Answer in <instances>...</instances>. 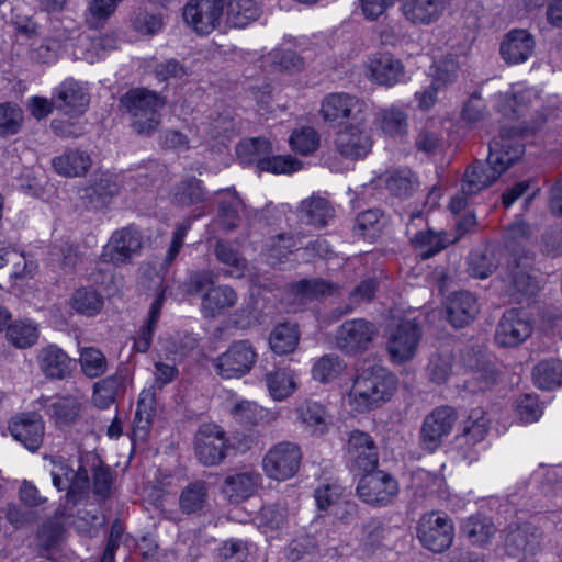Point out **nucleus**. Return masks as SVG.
I'll list each match as a JSON object with an SVG mask.
<instances>
[{"instance_id": "f257e3e1", "label": "nucleus", "mask_w": 562, "mask_h": 562, "mask_svg": "<svg viewBox=\"0 0 562 562\" xmlns=\"http://www.w3.org/2000/svg\"><path fill=\"white\" fill-rule=\"evenodd\" d=\"M488 148L487 159L473 162L464 172L462 179L464 194H476L493 184L524 154V144L517 133L512 134L504 130L490 143Z\"/></svg>"}, {"instance_id": "f03ea898", "label": "nucleus", "mask_w": 562, "mask_h": 562, "mask_svg": "<svg viewBox=\"0 0 562 562\" xmlns=\"http://www.w3.org/2000/svg\"><path fill=\"white\" fill-rule=\"evenodd\" d=\"M397 387L396 376L382 367H371L360 372L350 389L349 404L359 412L374 409L391 400Z\"/></svg>"}, {"instance_id": "7ed1b4c3", "label": "nucleus", "mask_w": 562, "mask_h": 562, "mask_svg": "<svg viewBox=\"0 0 562 562\" xmlns=\"http://www.w3.org/2000/svg\"><path fill=\"white\" fill-rule=\"evenodd\" d=\"M165 97L146 88L130 89L120 98V108L132 117V126L138 134L149 135L160 124L159 111Z\"/></svg>"}, {"instance_id": "20e7f679", "label": "nucleus", "mask_w": 562, "mask_h": 562, "mask_svg": "<svg viewBox=\"0 0 562 562\" xmlns=\"http://www.w3.org/2000/svg\"><path fill=\"white\" fill-rule=\"evenodd\" d=\"M458 419L457 411L448 405L434 408L422 423L419 430V446L429 453L438 450L443 440L450 436Z\"/></svg>"}, {"instance_id": "39448f33", "label": "nucleus", "mask_w": 562, "mask_h": 562, "mask_svg": "<svg viewBox=\"0 0 562 562\" xmlns=\"http://www.w3.org/2000/svg\"><path fill=\"white\" fill-rule=\"evenodd\" d=\"M417 538L425 549L441 553L449 549L453 542V522L446 514L426 513L418 521Z\"/></svg>"}, {"instance_id": "423d86ee", "label": "nucleus", "mask_w": 562, "mask_h": 562, "mask_svg": "<svg viewBox=\"0 0 562 562\" xmlns=\"http://www.w3.org/2000/svg\"><path fill=\"white\" fill-rule=\"evenodd\" d=\"M301 460L300 447L290 441H282L267 451L262 459V469L268 477L285 481L296 474Z\"/></svg>"}, {"instance_id": "0eeeda50", "label": "nucleus", "mask_w": 562, "mask_h": 562, "mask_svg": "<svg viewBox=\"0 0 562 562\" xmlns=\"http://www.w3.org/2000/svg\"><path fill=\"white\" fill-rule=\"evenodd\" d=\"M257 361V352L248 340H237L213 360V367L223 379L240 378L247 374Z\"/></svg>"}, {"instance_id": "6e6552de", "label": "nucleus", "mask_w": 562, "mask_h": 562, "mask_svg": "<svg viewBox=\"0 0 562 562\" xmlns=\"http://www.w3.org/2000/svg\"><path fill=\"white\" fill-rule=\"evenodd\" d=\"M533 261L532 252L516 254L507 260V293L517 302L521 295H533L539 290V282L532 274Z\"/></svg>"}, {"instance_id": "1a4fd4ad", "label": "nucleus", "mask_w": 562, "mask_h": 562, "mask_svg": "<svg viewBox=\"0 0 562 562\" xmlns=\"http://www.w3.org/2000/svg\"><path fill=\"white\" fill-rule=\"evenodd\" d=\"M378 335L375 325L364 318L345 321L337 329L335 344L346 355L366 351Z\"/></svg>"}, {"instance_id": "9d476101", "label": "nucleus", "mask_w": 562, "mask_h": 562, "mask_svg": "<svg viewBox=\"0 0 562 562\" xmlns=\"http://www.w3.org/2000/svg\"><path fill=\"white\" fill-rule=\"evenodd\" d=\"M228 438L226 432L216 424H203L194 437V450L199 461L204 465H216L227 454Z\"/></svg>"}, {"instance_id": "9b49d317", "label": "nucleus", "mask_w": 562, "mask_h": 562, "mask_svg": "<svg viewBox=\"0 0 562 562\" xmlns=\"http://www.w3.org/2000/svg\"><path fill=\"white\" fill-rule=\"evenodd\" d=\"M227 0H190L183 8L184 22L199 35H209L221 23Z\"/></svg>"}, {"instance_id": "f8f14e48", "label": "nucleus", "mask_w": 562, "mask_h": 562, "mask_svg": "<svg viewBox=\"0 0 562 562\" xmlns=\"http://www.w3.org/2000/svg\"><path fill=\"white\" fill-rule=\"evenodd\" d=\"M360 479L357 494L364 503L372 506H386L398 494V483L384 471H370Z\"/></svg>"}, {"instance_id": "ddd939ff", "label": "nucleus", "mask_w": 562, "mask_h": 562, "mask_svg": "<svg viewBox=\"0 0 562 562\" xmlns=\"http://www.w3.org/2000/svg\"><path fill=\"white\" fill-rule=\"evenodd\" d=\"M50 474L53 484L58 491L67 490L68 503L76 505L89 490V474L82 465L75 470L65 459H54Z\"/></svg>"}, {"instance_id": "4468645a", "label": "nucleus", "mask_w": 562, "mask_h": 562, "mask_svg": "<svg viewBox=\"0 0 562 562\" xmlns=\"http://www.w3.org/2000/svg\"><path fill=\"white\" fill-rule=\"evenodd\" d=\"M367 109L366 102L358 97L336 92L324 98L321 114L326 122L355 121L362 123L366 120Z\"/></svg>"}, {"instance_id": "2eb2a0df", "label": "nucleus", "mask_w": 562, "mask_h": 562, "mask_svg": "<svg viewBox=\"0 0 562 562\" xmlns=\"http://www.w3.org/2000/svg\"><path fill=\"white\" fill-rule=\"evenodd\" d=\"M422 331L418 324L411 319H402L390 330L386 348L391 360L403 363L411 360L417 350Z\"/></svg>"}, {"instance_id": "dca6fc26", "label": "nucleus", "mask_w": 562, "mask_h": 562, "mask_svg": "<svg viewBox=\"0 0 562 562\" xmlns=\"http://www.w3.org/2000/svg\"><path fill=\"white\" fill-rule=\"evenodd\" d=\"M367 78L378 85L392 88L406 82V69L403 61L391 53L373 54L366 65Z\"/></svg>"}, {"instance_id": "f3484780", "label": "nucleus", "mask_w": 562, "mask_h": 562, "mask_svg": "<svg viewBox=\"0 0 562 562\" xmlns=\"http://www.w3.org/2000/svg\"><path fill=\"white\" fill-rule=\"evenodd\" d=\"M424 225H426V220L423 213H413L407 223L406 235L412 246L420 251L422 259H428L445 249L450 240L442 232L437 233L430 228H420Z\"/></svg>"}, {"instance_id": "a211bd4d", "label": "nucleus", "mask_w": 562, "mask_h": 562, "mask_svg": "<svg viewBox=\"0 0 562 562\" xmlns=\"http://www.w3.org/2000/svg\"><path fill=\"white\" fill-rule=\"evenodd\" d=\"M142 246L140 233L132 226L123 227L112 234L103 247L101 259L113 265L126 263L139 252Z\"/></svg>"}, {"instance_id": "6ab92c4d", "label": "nucleus", "mask_w": 562, "mask_h": 562, "mask_svg": "<svg viewBox=\"0 0 562 562\" xmlns=\"http://www.w3.org/2000/svg\"><path fill=\"white\" fill-rule=\"evenodd\" d=\"M362 123L349 124L340 128L334 139V149L342 158L359 160L364 158L372 148L373 140Z\"/></svg>"}, {"instance_id": "aec40b11", "label": "nucleus", "mask_w": 562, "mask_h": 562, "mask_svg": "<svg viewBox=\"0 0 562 562\" xmlns=\"http://www.w3.org/2000/svg\"><path fill=\"white\" fill-rule=\"evenodd\" d=\"M532 334V325L525 313L510 308L499 319L495 330V342L503 348H514Z\"/></svg>"}, {"instance_id": "412c9836", "label": "nucleus", "mask_w": 562, "mask_h": 562, "mask_svg": "<svg viewBox=\"0 0 562 562\" xmlns=\"http://www.w3.org/2000/svg\"><path fill=\"white\" fill-rule=\"evenodd\" d=\"M347 458L352 470L373 471L379 463L378 447L373 438L364 431H352L348 439Z\"/></svg>"}, {"instance_id": "4be33fe9", "label": "nucleus", "mask_w": 562, "mask_h": 562, "mask_svg": "<svg viewBox=\"0 0 562 562\" xmlns=\"http://www.w3.org/2000/svg\"><path fill=\"white\" fill-rule=\"evenodd\" d=\"M9 431L16 441L34 452L43 442L45 426L38 414L22 413L9 422Z\"/></svg>"}, {"instance_id": "5701e85b", "label": "nucleus", "mask_w": 562, "mask_h": 562, "mask_svg": "<svg viewBox=\"0 0 562 562\" xmlns=\"http://www.w3.org/2000/svg\"><path fill=\"white\" fill-rule=\"evenodd\" d=\"M40 404L56 426L64 427L77 423L81 416L83 402L76 395L41 398Z\"/></svg>"}, {"instance_id": "b1692460", "label": "nucleus", "mask_w": 562, "mask_h": 562, "mask_svg": "<svg viewBox=\"0 0 562 562\" xmlns=\"http://www.w3.org/2000/svg\"><path fill=\"white\" fill-rule=\"evenodd\" d=\"M54 104L56 109L65 114L77 116L88 108L89 95L79 82L68 79L56 89Z\"/></svg>"}, {"instance_id": "393cba45", "label": "nucleus", "mask_w": 562, "mask_h": 562, "mask_svg": "<svg viewBox=\"0 0 562 562\" xmlns=\"http://www.w3.org/2000/svg\"><path fill=\"white\" fill-rule=\"evenodd\" d=\"M533 36L522 29L509 31L501 44L502 58L509 65L525 63L533 54Z\"/></svg>"}, {"instance_id": "a878e982", "label": "nucleus", "mask_w": 562, "mask_h": 562, "mask_svg": "<svg viewBox=\"0 0 562 562\" xmlns=\"http://www.w3.org/2000/svg\"><path fill=\"white\" fill-rule=\"evenodd\" d=\"M37 361L41 371L48 379L64 380L71 375L72 360L56 345L42 348Z\"/></svg>"}, {"instance_id": "bb28decb", "label": "nucleus", "mask_w": 562, "mask_h": 562, "mask_svg": "<svg viewBox=\"0 0 562 562\" xmlns=\"http://www.w3.org/2000/svg\"><path fill=\"white\" fill-rule=\"evenodd\" d=\"M446 9V0H401V11L413 24H431L440 19Z\"/></svg>"}, {"instance_id": "cd10ccee", "label": "nucleus", "mask_w": 562, "mask_h": 562, "mask_svg": "<svg viewBox=\"0 0 562 562\" xmlns=\"http://www.w3.org/2000/svg\"><path fill=\"white\" fill-rule=\"evenodd\" d=\"M297 216L303 224L322 228L335 217V209L327 199L312 195L300 203Z\"/></svg>"}, {"instance_id": "c85d7f7f", "label": "nucleus", "mask_w": 562, "mask_h": 562, "mask_svg": "<svg viewBox=\"0 0 562 562\" xmlns=\"http://www.w3.org/2000/svg\"><path fill=\"white\" fill-rule=\"evenodd\" d=\"M460 532L471 546L486 548L492 543L497 528L490 517L477 514L463 520Z\"/></svg>"}, {"instance_id": "c756f323", "label": "nucleus", "mask_w": 562, "mask_h": 562, "mask_svg": "<svg viewBox=\"0 0 562 562\" xmlns=\"http://www.w3.org/2000/svg\"><path fill=\"white\" fill-rule=\"evenodd\" d=\"M479 313L476 299L465 291L451 295L447 303L448 321L456 328H462L474 319Z\"/></svg>"}, {"instance_id": "7c9ffc66", "label": "nucleus", "mask_w": 562, "mask_h": 562, "mask_svg": "<svg viewBox=\"0 0 562 562\" xmlns=\"http://www.w3.org/2000/svg\"><path fill=\"white\" fill-rule=\"evenodd\" d=\"M120 191V182L117 177L109 173H100L92 182V184L81 189L80 198L87 201L93 207L102 206L105 201Z\"/></svg>"}, {"instance_id": "2f4dec72", "label": "nucleus", "mask_w": 562, "mask_h": 562, "mask_svg": "<svg viewBox=\"0 0 562 562\" xmlns=\"http://www.w3.org/2000/svg\"><path fill=\"white\" fill-rule=\"evenodd\" d=\"M261 481L259 473L247 471L228 475L225 479L223 493L233 503L249 498L257 490Z\"/></svg>"}, {"instance_id": "473e14b6", "label": "nucleus", "mask_w": 562, "mask_h": 562, "mask_svg": "<svg viewBox=\"0 0 562 562\" xmlns=\"http://www.w3.org/2000/svg\"><path fill=\"white\" fill-rule=\"evenodd\" d=\"M55 171L65 177L85 176L92 165V159L87 151L68 149L52 160Z\"/></svg>"}, {"instance_id": "72a5a7b5", "label": "nucleus", "mask_w": 562, "mask_h": 562, "mask_svg": "<svg viewBox=\"0 0 562 562\" xmlns=\"http://www.w3.org/2000/svg\"><path fill=\"white\" fill-rule=\"evenodd\" d=\"M237 302L236 292L228 285L209 289L202 297L201 310L205 317L214 318L233 307Z\"/></svg>"}, {"instance_id": "f704fd0d", "label": "nucleus", "mask_w": 562, "mask_h": 562, "mask_svg": "<svg viewBox=\"0 0 562 562\" xmlns=\"http://www.w3.org/2000/svg\"><path fill=\"white\" fill-rule=\"evenodd\" d=\"M540 537L539 530L530 522L509 526L505 536V548L512 555L520 551L532 550Z\"/></svg>"}, {"instance_id": "c9c22d12", "label": "nucleus", "mask_w": 562, "mask_h": 562, "mask_svg": "<svg viewBox=\"0 0 562 562\" xmlns=\"http://www.w3.org/2000/svg\"><path fill=\"white\" fill-rule=\"evenodd\" d=\"M164 301L165 292L161 291L151 303L145 324L139 328L136 336L133 337V351L145 353L149 350Z\"/></svg>"}, {"instance_id": "e433bc0d", "label": "nucleus", "mask_w": 562, "mask_h": 562, "mask_svg": "<svg viewBox=\"0 0 562 562\" xmlns=\"http://www.w3.org/2000/svg\"><path fill=\"white\" fill-rule=\"evenodd\" d=\"M226 5V22L237 29H244L256 21L261 12L257 0H227Z\"/></svg>"}, {"instance_id": "4c0bfd02", "label": "nucleus", "mask_w": 562, "mask_h": 562, "mask_svg": "<svg viewBox=\"0 0 562 562\" xmlns=\"http://www.w3.org/2000/svg\"><path fill=\"white\" fill-rule=\"evenodd\" d=\"M296 412L300 420L313 432L323 434L330 423V416L326 407L316 401L307 400L303 402Z\"/></svg>"}, {"instance_id": "58836bf2", "label": "nucleus", "mask_w": 562, "mask_h": 562, "mask_svg": "<svg viewBox=\"0 0 562 562\" xmlns=\"http://www.w3.org/2000/svg\"><path fill=\"white\" fill-rule=\"evenodd\" d=\"M300 339L296 324L281 323L269 336V346L277 355H286L295 350Z\"/></svg>"}, {"instance_id": "ea45409f", "label": "nucleus", "mask_w": 562, "mask_h": 562, "mask_svg": "<svg viewBox=\"0 0 562 562\" xmlns=\"http://www.w3.org/2000/svg\"><path fill=\"white\" fill-rule=\"evenodd\" d=\"M207 498V483L204 481H194L187 485L180 493V510L187 515L199 513L206 505Z\"/></svg>"}, {"instance_id": "a19ab883", "label": "nucleus", "mask_w": 562, "mask_h": 562, "mask_svg": "<svg viewBox=\"0 0 562 562\" xmlns=\"http://www.w3.org/2000/svg\"><path fill=\"white\" fill-rule=\"evenodd\" d=\"M385 187L392 195L408 198L417 191L419 181L411 169L402 168L389 172Z\"/></svg>"}, {"instance_id": "79ce46f5", "label": "nucleus", "mask_w": 562, "mask_h": 562, "mask_svg": "<svg viewBox=\"0 0 562 562\" xmlns=\"http://www.w3.org/2000/svg\"><path fill=\"white\" fill-rule=\"evenodd\" d=\"M535 385L541 390H552L562 383V361L547 359L538 362L532 370Z\"/></svg>"}, {"instance_id": "37998d69", "label": "nucleus", "mask_w": 562, "mask_h": 562, "mask_svg": "<svg viewBox=\"0 0 562 562\" xmlns=\"http://www.w3.org/2000/svg\"><path fill=\"white\" fill-rule=\"evenodd\" d=\"M206 191L201 180L190 177L177 183L172 190V203L179 206H190L202 203Z\"/></svg>"}, {"instance_id": "c03bdc74", "label": "nucleus", "mask_w": 562, "mask_h": 562, "mask_svg": "<svg viewBox=\"0 0 562 562\" xmlns=\"http://www.w3.org/2000/svg\"><path fill=\"white\" fill-rule=\"evenodd\" d=\"M266 384L270 395L276 401H282L296 389L294 371L286 368H278L266 374Z\"/></svg>"}, {"instance_id": "a18cd8bd", "label": "nucleus", "mask_w": 562, "mask_h": 562, "mask_svg": "<svg viewBox=\"0 0 562 562\" xmlns=\"http://www.w3.org/2000/svg\"><path fill=\"white\" fill-rule=\"evenodd\" d=\"M375 122L383 133L392 137H402L407 133V114L398 108L381 109L376 113Z\"/></svg>"}, {"instance_id": "49530a36", "label": "nucleus", "mask_w": 562, "mask_h": 562, "mask_svg": "<svg viewBox=\"0 0 562 562\" xmlns=\"http://www.w3.org/2000/svg\"><path fill=\"white\" fill-rule=\"evenodd\" d=\"M225 199L220 202L218 217L223 227L227 231L235 229L240 223V211L244 203L233 189L218 191Z\"/></svg>"}, {"instance_id": "de8ad7c7", "label": "nucleus", "mask_w": 562, "mask_h": 562, "mask_svg": "<svg viewBox=\"0 0 562 562\" xmlns=\"http://www.w3.org/2000/svg\"><path fill=\"white\" fill-rule=\"evenodd\" d=\"M468 263V270L472 277L485 279L496 270L499 260L495 249L484 248L471 251Z\"/></svg>"}, {"instance_id": "09e8293b", "label": "nucleus", "mask_w": 562, "mask_h": 562, "mask_svg": "<svg viewBox=\"0 0 562 562\" xmlns=\"http://www.w3.org/2000/svg\"><path fill=\"white\" fill-rule=\"evenodd\" d=\"M216 259L227 267L226 274L234 278H241L247 270L246 259L234 249L228 243L217 240L214 248Z\"/></svg>"}, {"instance_id": "8fccbe9b", "label": "nucleus", "mask_w": 562, "mask_h": 562, "mask_svg": "<svg viewBox=\"0 0 562 562\" xmlns=\"http://www.w3.org/2000/svg\"><path fill=\"white\" fill-rule=\"evenodd\" d=\"M79 364L81 372L90 379L102 376L108 371V359L95 347H83L79 350Z\"/></svg>"}, {"instance_id": "3c124183", "label": "nucleus", "mask_w": 562, "mask_h": 562, "mask_svg": "<svg viewBox=\"0 0 562 562\" xmlns=\"http://www.w3.org/2000/svg\"><path fill=\"white\" fill-rule=\"evenodd\" d=\"M531 235V227L525 222H516L507 228L505 245L509 251V258H513L516 254L524 255V252H530L527 249V245Z\"/></svg>"}, {"instance_id": "603ef678", "label": "nucleus", "mask_w": 562, "mask_h": 562, "mask_svg": "<svg viewBox=\"0 0 562 562\" xmlns=\"http://www.w3.org/2000/svg\"><path fill=\"white\" fill-rule=\"evenodd\" d=\"M5 337L16 348H29L38 339L37 327L31 322L16 321L8 326Z\"/></svg>"}, {"instance_id": "864d4df0", "label": "nucleus", "mask_w": 562, "mask_h": 562, "mask_svg": "<svg viewBox=\"0 0 562 562\" xmlns=\"http://www.w3.org/2000/svg\"><path fill=\"white\" fill-rule=\"evenodd\" d=\"M459 70L460 63L458 56L447 54L434 64L431 80L445 90L457 80Z\"/></svg>"}, {"instance_id": "5fc2aeb1", "label": "nucleus", "mask_w": 562, "mask_h": 562, "mask_svg": "<svg viewBox=\"0 0 562 562\" xmlns=\"http://www.w3.org/2000/svg\"><path fill=\"white\" fill-rule=\"evenodd\" d=\"M291 289L301 300H312L331 295L337 286L323 279H303L294 283Z\"/></svg>"}, {"instance_id": "6e6d98bb", "label": "nucleus", "mask_w": 562, "mask_h": 562, "mask_svg": "<svg viewBox=\"0 0 562 562\" xmlns=\"http://www.w3.org/2000/svg\"><path fill=\"white\" fill-rule=\"evenodd\" d=\"M346 366L336 355H325L321 357L312 369L313 379L321 383H328L338 378Z\"/></svg>"}, {"instance_id": "4d7b16f0", "label": "nucleus", "mask_w": 562, "mask_h": 562, "mask_svg": "<svg viewBox=\"0 0 562 562\" xmlns=\"http://www.w3.org/2000/svg\"><path fill=\"white\" fill-rule=\"evenodd\" d=\"M236 151L243 162L258 165V160L267 157L272 151V147L268 139L257 137L240 142Z\"/></svg>"}, {"instance_id": "13d9d810", "label": "nucleus", "mask_w": 562, "mask_h": 562, "mask_svg": "<svg viewBox=\"0 0 562 562\" xmlns=\"http://www.w3.org/2000/svg\"><path fill=\"white\" fill-rule=\"evenodd\" d=\"M71 305L78 313L91 316L101 311L103 300L95 290L82 288L74 293Z\"/></svg>"}, {"instance_id": "bf43d9fd", "label": "nucleus", "mask_w": 562, "mask_h": 562, "mask_svg": "<svg viewBox=\"0 0 562 562\" xmlns=\"http://www.w3.org/2000/svg\"><path fill=\"white\" fill-rule=\"evenodd\" d=\"M231 413L236 422L245 426L258 425L268 415V412L263 407L250 401L236 403L232 407Z\"/></svg>"}, {"instance_id": "052dcab7", "label": "nucleus", "mask_w": 562, "mask_h": 562, "mask_svg": "<svg viewBox=\"0 0 562 562\" xmlns=\"http://www.w3.org/2000/svg\"><path fill=\"white\" fill-rule=\"evenodd\" d=\"M487 432L488 420L485 418L484 412L480 408L473 409L463 427L462 437L467 442L475 445L482 441Z\"/></svg>"}, {"instance_id": "680f3d73", "label": "nucleus", "mask_w": 562, "mask_h": 562, "mask_svg": "<svg viewBox=\"0 0 562 562\" xmlns=\"http://www.w3.org/2000/svg\"><path fill=\"white\" fill-rule=\"evenodd\" d=\"M302 168L301 161L291 156H267L258 160V169L272 173H292Z\"/></svg>"}, {"instance_id": "e2e57ef3", "label": "nucleus", "mask_w": 562, "mask_h": 562, "mask_svg": "<svg viewBox=\"0 0 562 562\" xmlns=\"http://www.w3.org/2000/svg\"><path fill=\"white\" fill-rule=\"evenodd\" d=\"M291 148L301 154L308 155L319 146V135L312 127H303L292 133L290 137Z\"/></svg>"}, {"instance_id": "0e129e2a", "label": "nucleus", "mask_w": 562, "mask_h": 562, "mask_svg": "<svg viewBox=\"0 0 562 562\" xmlns=\"http://www.w3.org/2000/svg\"><path fill=\"white\" fill-rule=\"evenodd\" d=\"M269 59L279 71L294 74L304 68V59L290 49H274L269 54Z\"/></svg>"}, {"instance_id": "69168bd1", "label": "nucleus", "mask_w": 562, "mask_h": 562, "mask_svg": "<svg viewBox=\"0 0 562 562\" xmlns=\"http://www.w3.org/2000/svg\"><path fill=\"white\" fill-rule=\"evenodd\" d=\"M317 547L310 536H302L292 540L285 549V557L289 562H304L306 558L316 553Z\"/></svg>"}, {"instance_id": "338daca9", "label": "nucleus", "mask_w": 562, "mask_h": 562, "mask_svg": "<svg viewBox=\"0 0 562 562\" xmlns=\"http://www.w3.org/2000/svg\"><path fill=\"white\" fill-rule=\"evenodd\" d=\"M516 414L522 423L537 422L542 415V405L537 396L525 394L516 401Z\"/></svg>"}, {"instance_id": "774afa93", "label": "nucleus", "mask_w": 562, "mask_h": 562, "mask_svg": "<svg viewBox=\"0 0 562 562\" xmlns=\"http://www.w3.org/2000/svg\"><path fill=\"white\" fill-rule=\"evenodd\" d=\"M117 379L109 376L94 384L92 401L100 408L109 407L115 400Z\"/></svg>"}]
</instances>
